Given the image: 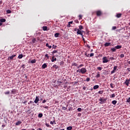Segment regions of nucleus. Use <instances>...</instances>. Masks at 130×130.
Listing matches in <instances>:
<instances>
[{
    "label": "nucleus",
    "instance_id": "nucleus-1",
    "mask_svg": "<svg viewBox=\"0 0 130 130\" xmlns=\"http://www.w3.org/2000/svg\"><path fill=\"white\" fill-rule=\"evenodd\" d=\"M77 73H79V74H82L84 75L87 73V69L85 68H82L81 69H79L77 71Z\"/></svg>",
    "mask_w": 130,
    "mask_h": 130
},
{
    "label": "nucleus",
    "instance_id": "nucleus-2",
    "mask_svg": "<svg viewBox=\"0 0 130 130\" xmlns=\"http://www.w3.org/2000/svg\"><path fill=\"white\" fill-rule=\"evenodd\" d=\"M99 101H100V103L101 104H103L105 103V101H106V99H105L104 98H101L99 99Z\"/></svg>",
    "mask_w": 130,
    "mask_h": 130
},
{
    "label": "nucleus",
    "instance_id": "nucleus-3",
    "mask_svg": "<svg viewBox=\"0 0 130 130\" xmlns=\"http://www.w3.org/2000/svg\"><path fill=\"white\" fill-rule=\"evenodd\" d=\"M109 60L107 59V57H103V63H107V62H109Z\"/></svg>",
    "mask_w": 130,
    "mask_h": 130
},
{
    "label": "nucleus",
    "instance_id": "nucleus-4",
    "mask_svg": "<svg viewBox=\"0 0 130 130\" xmlns=\"http://www.w3.org/2000/svg\"><path fill=\"white\" fill-rule=\"evenodd\" d=\"M117 66H114L113 70L111 72V74L112 75V74H114V73H115V71H116V70H117Z\"/></svg>",
    "mask_w": 130,
    "mask_h": 130
},
{
    "label": "nucleus",
    "instance_id": "nucleus-5",
    "mask_svg": "<svg viewBox=\"0 0 130 130\" xmlns=\"http://www.w3.org/2000/svg\"><path fill=\"white\" fill-rule=\"evenodd\" d=\"M77 34L79 35H81L82 36V38H83V33H82V31L80 29H78V31L77 32Z\"/></svg>",
    "mask_w": 130,
    "mask_h": 130
},
{
    "label": "nucleus",
    "instance_id": "nucleus-6",
    "mask_svg": "<svg viewBox=\"0 0 130 130\" xmlns=\"http://www.w3.org/2000/svg\"><path fill=\"white\" fill-rule=\"evenodd\" d=\"M39 102V96H36L34 101L35 103L37 104Z\"/></svg>",
    "mask_w": 130,
    "mask_h": 130
},
{
    "label": "nucleus",
    "instance_id": "nucleus-7",
    "mask_svg": "<svg viewBox=\"0 0 130 130\" xmlns=\"http://www.w3.org/2000/svg\"><path fill=\"white\" fill-rule=\"evenodd\" d=\"M102 14V12L100 11H98L96 12V15L97 16H101V15Z\"/></svg>",
    "mask_w": 130,
    "mask_h": 130
},
{
    "label": "nucleus",
    "instance_id": "nucleus-8",
    "mask_svg": "<svg viewBox=\"0 0 130 130\" xmlns=\"http://www.w3.org/2000/svg\"><path fill=\"white\" fill-rule=\"evenodd\" d=\"M116 49H120L122 47L121 45H117L116 46H115Z\"/></svg>",
    "mask_w": 130,
    "mask_h": 130
},
{
    "label": "nucleus",
    "instance_id": "nucleus-9",
    "mask_svg": "<svg viewBox=\"0 0 130 130\" xmlns=\"http://www.w3.org/2000/svg\"><path fill=\"white\" fill-rule=\"evenodd\" d=\"M111 45V43H108V42H107V43H106L104 44L105 47H106V46H110Z\"/></svg>",
    "mask_w": 130,
    "mask_h": 130
},
{
    "label": "nucleus",
    "instance_id": "nucleus-10",
    "mask_svg": "<svg viewBox=\"0 0 130 130\" xmlns=\"http://www.w3.org/2000/svg\"><path fill=\"white\" fill-rule=\"evenodd\" d=\"M100 72H98L97 75L95 76V78H96V79H98V78L100 77Z\"/></svg>",
    "mask_w": 130,
    "mask_h": 130
},
{
    "label": "nucleus",
    "instance_id": "nucleus-11",
    "mask_svg": "<svg viewBox=\"0 0 130 130\" xmlns=\"http://www.w3.org/2000/svg\"><path fill=\"white\" fill-rule=\"evenodd\" d=\"M35 42H36V39L34 38L32 39V40H31V44H34V43H35Z\"/></svg>",
    "mask_w": 130,
    "mask_h": 130
},
{
    "label": "nucleus",
    "instance_id": "nucleus-12",
    "mask_svg": "<svg viewBox=\"0 0 130 130\" xmlns=\"http://www.w3.org/2000/svg\"><path fill=\"white\" fill-rule=\"evenodd\" d=\"M46 68H47V64H46V63H44L42 65V69H46Z\"/></svg>",
    "mask_w": 130,
    "mask_h": 130
},
{
    "label": "nucleus",
    "instance_id": "nucleus-13",
    "mask_svg": "<svg viewBox=\"0 0 130 130\" xmlns=\"http://www.w3.org/2000/svg\"><path fill=\"white\" fill-rule=\"evenodd\" d=\"M52 62H53L54 61H56V58H54V56L52 57Z\"/></svg>",
    "mask_w": 130,
    "mask_h": 130
},
{
    "label": "nucleus",
    "instance_id": "nucleus-14",
    "mask_svg": "<svg viewBox=\"0 0 130 130\" xmlns=\"http://www.w3.org/2000/svg\"><path fill=\"white\" fill-rule=\"evenodd\" d=\"M111 51H112V52H114L116 51V48H115V47L114 48H111Z\"/></svg>",
    "mask_w": 130,
    "mask_h": 130
},
{
    "label": "nucleus",
    "instance_id": "nucleus-15",
    "mask_svg": "<svg viewBox=\"0 0 130 130\" xmlns=\"http://www.w3.org/2000/svg\"><path fill=\"white\" fill-rule=\"evenodd\" d=\"M0 22L1 23H5V22H6V19L2 18V19H0Z\"/></svg>",
    "mask_w": 130,
    "mask_h": 130
},
{
    "label": "nucleus",
    "instance_id": "nucleus-16",
    "mask_svg": "<svg viewBox=\"0 0 130 130\" xmlns=\"http://www.w3.org/2000/svg\"><path fill=\"white\" fill-rule=\"evenodd\" d=\"M43 30L44 31H47V26H44L43 27Z\"/></svg>",
    "mask_w": 130,
    "mask_h": 130
},
{
    "label": "nucleus",
    "instance_id": "nucleus-17",
    "mask_svg": "<svg viewBox=\"0 0 130 130\" xmlns=\"http://www.w3.org/2000/svg\"><path fill=\"white\" fill-rule=\"evenodd\" d=\"M30 62H31V63H35L36 62V60L34 59L33 60H30Z\"/></svg>",
    "mask_w": 130,
    "mask_h": 130
},
{
    "label": "nucleus",
    "instance_id": "nucleus-18",
    "mask_svg": "<svg viewBox=\"0 0 130 130\" xmlns=\"http://www.w3.org/2000/svg\"><path fill=\"white\" fill-rule=\"evenodd\" d=\"M22 123L21 121H18L16 123V125H20Z\"/></svg>",
    "mask_w": 130,
    "mask_h": 130
},
{
    "label": "nucleus",
    "instance_id": "nucleus-19",
    "mask_svg": "<svg viewBox=\"0 0 130 130\" xmlns=\"http://www.w3.org/2000/svg\"><path fill=\"white\" fill-rule=\"evenodd\" d=\"M15 56H16V55H13L9 57V58H10V59H13V58H14V57H15Z\"/></svg>",
    "mask_w": 130,
    "mask_h": 130
},
{
    "label": "nucleus",
    "instance_id": "nucleus-20",
    "mask_svg": "<svg viewBox=\"0 0 130 130\" xmlns=\"http://www.w3.org/2000/svg\"><path fill=\"white\" fill-rule=\"evenodd\" d=\"M18 58L21 59V58H23V54H20L18 56Z\"/></svg>",
    "mask_w": 130,
    "mask_h": 130
},
{
    "label": "nucleus",
    "instance_id": "nucleus-21",
    "mask_svg": "<svg viewBox=\"0 0 130 130\" xmlns=\"http://www.w3.org/2000/svg\"><path fill=\"white\" fill-rule=\"evenodd\" d=\"M99 88V85H95L93 86L94 90H96V89H98Z\"/></svg>",
    "mask_w": 130,
    "mask_h": 130
},
{
    "label": "nucleus",
    "instance_id": "nucleus-22",
    "mask_svg": "<svg viewBox=\"0 0 130 130\" xmlns=\"http://www.w3.org/2000/svg\"><path fill=\"white\" fill-rule=\"evenodd\" d=\"M67 130H72L73 129V127L70 126L67 127Z\"/></svg>",
    "mask_w": 130,
    "mask_h": 130
},
{
    "label": "nucleus",
    "instance_id": "nucleus-23",
    "mask_svg": "<svg viewBox=\"0 0 130 130\" xmlns=\"http://www.w3.org/2000/svg\"><path fill=\"white\" fill-rule=\"evenodd\" d=\"M54 36H55V37L57 38V37H58V36H59V33L57 32V33L55 34Z\"/></svg>",
    "mask_w": 130,
    "mask_h": 130
},
{
    "label": "nucleus",
    "instance_id": "nucleus-24",
    "mask_svg": "<svg viewBox=\"0 0 130 130\" xmlns=\"http://www.w3.org/2000/svg\"><path fill=\"white\" fill-rule=\"evenodd\" d=\"M116 17H117V18H120V17H121V14L120 13L117 14L116 15Z\"/></svg>",
    "mask_w": 130,
    "mask_h": 130
},
{
    "label": "nucleus",
    "instance_id": "nucleus-25",
    "mask_svg": "<svg viewBox=\"0 0 130 130\" xmlns=\"http://www.w3.org/2000/svg\"><path fill=\"white\" fill-rule=\"evenodd\" d=\"M53 68L55 69V70H57V69H58V66H56V64H54L53 66Z\"/></svg>",
    "mask_w": 130,
    "mask_h": 130
},
{
    "label": "nucleus",
    "instance_id": "nucleus-26",
    "mask_svg": "<svg viewBox=\"0 0 130 130\" xmlns=\"http://www.w3.org/2000/svg\"><path fill=\"white\" fill-rule=\"evenodd\" d=\"M83 67H84V64H80L79 66H78L77 69H80V68H82Z\"/></svg>",
    "mask_w": 130,
    "mask_h": 130
},
{
    "label": "nucleus",
    "instance_id": "nucleus-27",
    "mask_svg": "<svg viewBox=\"0 0 130 130\" xmlns=\"http://www.w3.org/2000/svg\"><path fill=\"white\" fill-rule=\"evenodd\" d=\"M110 86H111V87L112 89H113V88H114V87H115V85H114V84H113L112 83H111L110 84Z\"/></svg>",
    "mask_w": 130,
    "mask_h": 130
},
{
    "label": "nucleus",
    "instance_id": "nucleus-28",
    "mask_svg": "<svg viewBox=\"0 0 130 130\" xmlns=\"http://www.w3.org/2000/svg\"><path fill=\"white\" fill-rule=\"evenodd\" d=\"M46 46H47V47H48V48H51V46H50L49 44H48V43H47L46 44Z\"/></svg>",
    "mask_w": 130,
    "mask_h": 130
},
{
    "label": "nucleus",
    "instance_id": "nucleus-29",
    "mask_svg": "<svg viewBox=\"0 0 130 130\" xmlns=\"http://www.w3.org/2000/svg\"><path fill=\"white\" fill-rule=\"evenodd\" d=\"M116 103H117V101H112V104H113L114 105H115V104H116Z\"/></svg>",
    "mask_w": 130,
    "mask_h": 130
},
{
    "label": "nucleus",
    "instance_id": "nucleus-30",
    "mask_svg": "<svg viewBox=\"0 0 130 130\" xmlns=\"http://www.w3.org/2000/svg\"><path fill=\"white\" fill-rule=\"evenodd\" d=\"M72 66H74V67H77V68L78 67V64H77L76 63H73Z\"/></svg>",
    "mask_w": 130,
    "mask_h": 130
},
{
    "label": "nucleus",
    "instance_id": "nucleus-31",
    "mask_svg": "<svg viewBox=\"0 0 130 130\" xmlns=\"http://www.w3.org/2000/svg\"><path fill=\"white\" fill-rule=\"evenodd\" d=\"M39 117H42V116H43V114H42V113H39L38 115Z\"/></svg>",
    "mask_w": 130,
    "mask_h": 130
},
{
    "label": "nucleus",
    "instance_id": "nucleus-32",
    "mask_svg": "<svg viewBox=\"0 0 130 130\" xmlns=\"http://www.w3.org/2000/svg\"><path fill=\"white\" fill-rule=\"evenodd\" d=\"M124 84L125 85H126V86H128L129 82H124Z\"/></svg>",
    "mask_w": 130,
    "mask_h": 130
},
{
    "label": "nucleus",
    "instance_id": "nucleus-33",
    "mask_svg": "<svg viewBox=\"0 0 130 130\" xmlns=\"http://www.w3.org/2000/svg\"><path fill=\"white\" fill-rule=\"evenodd\" d=\"M57 51H58L57 50H55L53 51V52H52L53 54H54V53H57Z\"/></svg>",
    "mask_w": 130,
    "mask_h": 130
},
{
    "label": "nucleus",
    "instance_id": "nucleus-34",
    "mask_svg": "<svg viewBox=\"0 0 130 130\" xmlns=\"http://www.w3.org/2000/svg\"><path fill=\"white\" fill-rule=\"evenodd\" d=\"M6 12L7 13V14H11V13H12V11H11V10H7Z\"/></svg>",
    "mask_w": 130,
    "mask_h": 130
},
{
    "label": "nucleus",
    "instance_id": "nucleus-35",
    "mask_svg": "<svg viewBox=\"0 0 130 130\" xmlns=\"http://www.w3.org/2000/svg\"><path fill=\"white\" fill-rule=\"evenodd\" d=\"M77 111L79 112H81V111H82V108H78L77 109Z\"/></svg>",
    "mask_w": 130,
    "mask_h": 130
},
{
    "label": "nucleus",
    "instance_id": "nucleus-36",
    "mask_svg": "<svg viewBox=\"0 0 130 130\" xmlns=\"http://www.w3.org/2000/svg\"><path fill=\"white\" fill-rule=\"evenodd\" d=\"M126 102H127V103H129V102H130V98H129L128 99H126Z\"/></svg>",
    "mask_w": 130,
    "mask_h": 130
},
{
    "label": "nucleus",
    "instance_id": "nucleus-37",
    "mask_svg": "<svg viewBox=\"0 0 130 130\" xmlns=\"http://www.w3.org/2000/svg\"><path fill=\"white\" fill-rule=\"evenodd\" d=\"M11 92H12V94H15L16 93V90L13 89Z\"/></svg>",
    "mask_w": 130,
    "mask_h": 130
},
{
    "label": "nucleus",
    "instance_id": "nucleus-38",
    "mask_svg": "<svg viewBox=\"0 0 130 130\" xmlns=\"http://www.w3.org/2000/svg\"><path fill=\"white\" fill-rule=\"evenodd\" d=\"M52 47V48H54V49H56V47H57V46H55L54 45H53Z\"/></svg>",
    "mask_w": 130,
    "mask_h": 130
},
{
    "label": "nucleus",
    "instance_id": "nucleus-39",
    "mask_svg": "<svg viewBox=\"0 0 130 130\" xmlns=\"http://www.w3.org/2000/svg\"><path fill=\"white\" fill-rule=\"evenodd\" d=\"M85 81H86V82H89V81H90V78H87Z\"/></svg>",
    "mask_w": 130,
    "mask_h": 130
},
{
    "label": "nucleus",
    "instance_id": "nucleus-40",
    "mask_svg": "<svg viewBox=\"0 0 130 130\" xmlns=\"http://www.w3.org/2000/svg\"><path fill=\"white\" fill-rule=\"evenodd\" d=\"M79 30H82L83 29V26L82 25H80L79 26Z\"/></svg>",
    "mask_w": 130,
    "mask_h": 130
},
{
    "label": "nucleus",
    "instance_id": "nucleus-41",
    "mask_svg": "<svg viewBox=\"0 0 130 130\" xmlns=\"http://www.w3.org/2000/svg\"><path fill=\"white\" fill-rule=\"evenodd\" d=\"M97 70H99V71H101L102 70V67H98Z\"/></svg>",
    "mask_w": 130,
    "mask_h": 130
},
{
    "label": "nucleus",
    "instance_id": "nucleus-42",
    "mask_svg": "<svg viewBox=\"0 0 130 130\" xmlns=\"http://www.w3.org/2000/svg\"><path fill=\"white\" fill-rule=\"evenodd\" d=\"M115 97V94L113 93V94L111 95V98H114Z\"/></svg>",
    "mask_w": 130,
    "mask_h": 130
},
{
    "label": "nucleus",
    "instance_id": "nucleus-43",
    "mask_svg": "<svg viewBox=\"0 0 130 130\" xmlns=\"http://www.w3.org/2000/svg\"><path fill=\"white\" fill-rule=\"evenodd\" d=\"M120 57H121V58L124 57V54H120Z\"/></svg>",
    "mask_w": 130,
    "mask_h": 130
},
{
    "label": "nucleus",
    "instance_id": "nucleus-44",
    "mask_svg": "<svg viewBox=\"0 0 130 130\" xmlns=\"http://www.w3.org/2000/svg\"><path fill=\"white\" fill-rule=\"evenodd\" d=\"M109 59L111 60H114V57H111L109 58Z\"/></svg>",
    "mask_w": 130,
    "mask_h": 130
},
{
    "label": "nucleus",
    "instance_id": "nucleus-45",
    "mask_svg": "<svg viewBox=\"0 0 130 130\" xmlns=\"http://www.w3.org/2000/svg\"><path fill=\"white\" fill-rule=\"evenodd\" d=\"M116 29H117L116 26H113L112 28V30H115Z\"/></svg>",
    "mask_w": 130,
    "mask_h": 130
},
{
    "label": "nucleus",
    "instance_id": "nucleus-46",
    "mask_svg": "<svg viewBox=\"0 0 130 130\" xmlns=\"http://www.w3.org/2000/svg\"><path fill=\"white\" fill-rule=\"evenodd\" d=\"M45 57H47V59H48V58H49V56H48V54H46L45 55Z\"/></svg>",
    "mask_w": 130,
    "mask_h": 130
},
{
    "label": "nucleus",
    "instance_id": "nucleus-47",
    "mask_svg": "<svg viewBox=\"0 0 130 130\" xmlns=\"http://www.w3.org/2000/svg\"><path fill=\"white\" fill-rule=\"evenodd\" d=\"M98 93H99V94H103V91L100 90V91H99Z\"/></svg>",
    "mask_w": 130,
    "mask_h": 130
},
{
    "label": "nucleus",
    "instance_id": "nucleus-48",
    "mask_svg": "<svg viewBox=\"0 0 130 130\" xmlns=\"http://www.w3.org/2000/svg\"><path fill=\"white\" fill-rule=\"evenodd\" d=\"M62 109L63 110H67V107H62Z\"/></svg>",
    "mask_w": 130,
    "mask_h": 130
},
{
    "label": "nucleus",
    "instance_id": "nucleus-49",
    "mask_svg": "<svg viewBox=\"0 0 130 130\" xmlns=\"http://www.w3.org/2000/svg\"><path fill=\"white\" fill-rule=\"evenodd\" d=\"M85 55H86L87 57H89V56H90V54L85 53Z\"/></svg>",
    "mask_w": 130,
    "mask_h": 130
},
{
    "label": "nucleus",
    "instance_id": "nucleus-50",
    "mask_svg": "<svg viewBox=\"0 0 130 130\" xmlns=\"http://www.w3.org/2000/svg\"><path fill=\"white\" fill-rule=\"evenodd\" d=\"M90 57H92V56H94V53H91L90 54V56H89Z\"/></svg>",
    "mask_w": 130,
    "mask_h": 130
},
{
    "label": "nucleus",
    "instance_id": "nucleus-51",
    "mask_svg": "<svg viewBox=\"0 0 130 130\" xmlns=\"http://www.w3.org/2000/svg\"><path fill=\"white\" fill-rule=\"evenodd\" d=\"M5 94H6V95L10 94V91H8L5 92Z\"/></svg>",
    "mask_w": 130,
    "mask_h": 130
},
{
    "label": "nucleus",
    "instance_id": "nucleus-52",
    "mask_svg": "<svg viewBox=\"0 0 130 130\" xmlns=\"http://www.w3.org/2000/svg\"><path fill=\"white\" fill-rule=\"evenodd\" d=\"M46 126H47V127H49V126H50L49 124H48V123H46Z\"/></svg>",
    "mask_w": 130,
    "mask_h": 130
},
{
    "label": "nucleus",
    "instance_id": "nucleus-53",
    "mask_svg": "<svg viewBox=\"0 0 130 130\" xmlns=\"http://www.w3.org/2000/svg\"><path fill=\"white\" fill-rule=\"evenodd\" d=\"M78 30H79V29H78V28H74V31H78Z\"/></svg>",
    "mask_w": 130,
    "mask_h": 130
},
{
    "label": "nucleus",
    "instance_id": "nucleus-54",
    "mask_svg": "<svg viewBox=\"0 0 130 130\" xmlns=\"http://www.w3.org/2000/svg\"><path fill=\"white\" fill-rule=\"evenodd\" d=\"M31 103H33V101H30L29 103H28V104H31Z\"/></svg>",
    "mask_w": 130,
    "mask_h": 130
},
{
    "label": "nucleus",
    "instance_id": "nucleus-55",
    "mask_svg": "<svg viewBox=\"0 0 130 130\" xmlns=\"http://www.w3.org/2000/svg\"><path fill=\"white\" fill-rule=\"evenodd\" d=\"M43 107H44V108H45L46 109H47V108H48V106H46L45 107L44 106Z\"/></svg>",
    "mask_w": 130,
    "mask_h": 130
},
{
    "label": "nucleus",
    "instance_id": "nucleus-56",
    "mask_svg": "<svg viewBox=\"0 0 130 130\" xmlns=\"http://www.w3.org/2000/svg\"><path fill=\"white\" fill-rule=\"evenodd\" d=\"M79 19H82V17H83V16L82 15H80L79 16Z\"/></svg>",
    "mask_w": 130,
    "mask_h": 130
},
{
    "label": "nucleus",
    "instance_id": "nucleus-57",
    "mask_svg": "<svg viewBox=\"0 0 130 130\" xmlns=\"http://www.w3.org/2000/svg\"><path fill=\"white\" fill-rule=\"evenodd\" d=\"M67 27H71V24H70V23H69V24H68V25H67Z\"/></svg>",
    "mask_w": 130,
    "mask_h": 130
},
{
    "label": "nucleus",
    "instance_id": "nucleus-58",
    "mask_svg": "<svg viewBox=\"0 0 130 130\" xmlns=\"http://www.w3.org/2000/svg\"><path fill=\"white\" fill-rule=\"evenodd\" d=\"M46 102V100H44L42 102V103H45Z\"/></svg>",
    "mask_w": 130,
    "mask_h": 130
},
{
    "label": "nucleus",
    "instance_id": "nucleus-59",
    "mask_svg": "<svg viewBox=\"0 0 130 130\" xmlns=\"http://www.w3.org/2000/svg\"><path fill=\"white\" fill-rule=\"evenodd\" d=\"M68 24H73V21H70L68 22Z\"/></svg>",
    "mask_w": 130,
    "mask_h": 130
},
{
    "label": "nucleus",
    "instance_id": "nucleus-60",
    "mask_svg": "<svg viewBox=\"0 0 130 130\" xmlns=\"http://www.w3.org/2000/svg\"><path fill=\"white\" fill-rule=\"evenodd\" d=\"M81 115H82V114H81V113H78V116H81Z\"/></svg>",
    "mask_w": 130,
    "mask_h": 130
},
{
    "label": "nucleus",
    "instance_id": "nucleus-61",
    "mask_svg": "<svg viewBox=\"0 0 130 130\" xmlns=\"http://www.w3.org/2000/svg\"><path fill=\"white\" fill-rule=\"evenodd\" d=\"M86 87H83V90H86Z\"/></svg>",
    "mask_w": 130,
    "mask_h": 130
},
{
    "label": "nucleus",
    "instance_id": "nucleus-62",
    "mask_svg": "<svg viewBox=\"0 0 130 130\" xmlns=\"http://www.w3.org/2000/svg\"><path fill=\"white\" fill-rule=\"evenodd\" d=\"M5 126H6V125H4V124L2 125V127H5Z\"/></svg>",
    "mask_w": 130,
    "mask_h": 130
},
{
    "label": "nucleus",
    "instance_id": "nucleus-63",
    "mask_svg": "<svg viewBox=\"0 0 130 130\" xmlns=\"http://www.w3.org/2000/svg\"><path fill=\"white\" fill-rule=\"evenodd\" d=\"M37 130H42V128H39Z\"/></svg>",
    "mask_w": 130,
    "mask_h": 130
},
{
    "label": "nucleus",
    "instance_id": "nucleus-64",
    "mask_svg": "<svg viewBox=\"0 0 130 130\" xmlns=\"http://www.w3.org/2000/svg\"><path fill=\"white\" fill-rule=\"evenodd\" d=\"M127 62H128V64H130V61H128Z\"/></svg>",
    "mask_w": 130,
    "mask_h": 130
}]
</instances>
